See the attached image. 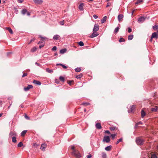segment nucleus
Wrapping results in <instances>:
<instances>
[{
    "label": "nucleus",
    "instance_id": "f257e3e1",
    "mask_svg": "<svg viewBox=\"0 0 158 158\" xmlns=\"http://www.w3.org/2000/svg\"><path fill=\"white\" fill-rule=\"evenodd\" d=\"M144 140L143 139L140 137H138L136 138V142L138 145H143Z\"/></svg>",
    "mask_w": 158,
    "mask_h": 158
},
{
    "label": "nucleus",
    "instance_id": "f03ea898",
    "mask_svg": "<svg viewBox=\"0 0 158 158\" xmlns=\"http://www.w3.org/2000/svg\"><path fill=\"white\" fill-rule=\"evenodd\" d=\"M72 154L77 158H80L81 157L80 154L78 151L74 150L72 152Z\"/></svg>",
    "mask_w": 158,
    "mask_h": 158
},
{
    "label": "nucleus",
    "instance_id": "7ed1b4c3",
    "mask_svg": "<svg viewBox=\"0 0 158 158\" xmlns=\"http://www.w3.org/2000/svg\"><path fill=\"white\" fill-rule=\"evenodd\" d=\"M110 141V139L108 136H105L104 137L103 142H106L107 143H109Z\"/></svg>",
    "mask_w": 158,
    "mask_h": 158
},
{
    "label": "nucleus",
    "instance_id": "20e7f679",
    "mask_svg": "<svg viewBox=\"0 0 158 158\" xmlns=\"http://www.w3.org/2000/svg\"><path fill=\"white\" fill-rule=\"evenodd\" d=\"M152 38H155L157 39L158 38V32H154L152 33Z\"/></svg>",
    "mask_w": 158,
    "mask_h": 158
},
{
    "label": "nucleus",
    "instance_id": "39448f33",
    "mask_svg": "<svg viewBox=\"0 0 158 158\" xmlns=\"http://www.w3.org/2000/svg\"><path fill=\"white\" fill-rule=\"evenodd\" d=\"M145 19V18L143 17H141L138 19V22L139 23H142L144 21Z\"/></svg>",
    "mask_w": 158,
    "mask_h": 158
},
{
    "label": "nucleus",
    "instance_id": "423d86ee",
    "mask_svg": "<svg viewBox=\"0 0 158 158\" xmlns=\"http://www.w3.org/2000/svg\"><path fill=\"white\" fill-rule=\"evenodd\" d=\"M47 147V145L45 143H42L41 144L40 147V149L43 151H44Z\"/></svg>",
    "mask_w": 158,
    "mask_h": 158
},
{
    "label": "nucleus",
    "instance_id": "0eeeda50",
    "mask_svg": "<svg viewBox=\"0 0 158 158\" xmlns=\"http://www.w3.org/2000/svg\"><path fill=\"white\" fill-rule=\"evenodd\" d=\"M33 88V86L31 85H29L27 87H25L24 88V91H27L29 90L30 89H32Z\"/></svg>",
    "mask_w": 158,
    "mask_h": 158
},
{
    "label": "nucleus",
    "instance_id": "6e6552de",
    "mask_svg": "<svg viewBox=\"0 0 158 158\" xmlns=\"http://www.w3.org/2000/svg\"><path fill=\"white\" fill-rule=\"evenodd\" d=\"M99 29V27L98 25L95 24L93 29V32H96L98 31Z\"/></svg>",
    "mask_w": 158,
    "mask_h": 158
},
{
    "label": "nucleus",
    "instance_id": "1a4fd4ad",
    "mask_svg": "<svg viewBox=\"0 0 158 158\" xmlns=\"http://www.w3.org/2000/svg\"><path fill=\"white\" fill-rule=\"evenodd\" d=\"M84 6V4L83 3H81L79 6L78 8L81 11L83 10V6Z\"/></svg>",
    "mask_w": 158,
    "mask_h": 158
},
{
    "label": "nucleus",
    "instance_id": "9d476101",
    "mask_svg": "<svg viewBox=\"0 0 158 158\" xmlns=\"http://www.w3.org/2000/svg\"><path fill=\"white\" fill-rule=\"evenodd\" d=\"M99 35V34L98 33L95 32H94L90 36L91 38H94L96 37Z\"/></svg>",
    "mask_w": 158,
    "mask_h": 158
},
{
    "label": "nucleus",
    "instance_id": "9b49d317",
    "mask_svg": "<svg viewBox=\"0 0 158 158\" xmlns=\"http://www.w3.org/2000/svg\"><path fill=\"white\" fill-rule=\"evenodd\" d=\"M34 2L36 4H40L43 2L42 0H33Z\"/></svg>",
    "mask_w": 158,
    "mask_h": 158
},
{
    "label": "nucleus",
    "instance_id": "f8f14e48",
    "mask_svg": "<svg viewBox=\"0 0 158 158\" xmlns=\"http://www.w3.org/2000/svg\"><path fill=\"white\" fill-rule=\"evenodd\" d=\"M123 16L122 14H119L118 17V20L119 22H120L122 19L123 18Z\"/></svg>",
    "mask_w": 158,
    "mask_h": 158
},
{
    "label": "nucleus",
    "instance_id": "ddd939ff",
    "mask_svg": "<svg viewBox=\"0 0 158 158\" xmlns=\"http://www.w3.org/2000/svg\"><path fill=\"white\" fill-rule=\"evenodd\" d=\"M60 37L59 35H56L54 36L53 38L54 40H57L59 39Z\"/></svg>",
    "mask_w": 158,
    "mask_h": 158
},
{
    "label": "nucleus",
    "instance_id": "4468645a",
    "mask_svg": "<svg viewBox=\"0 0 158 158\" xmlns=\"http://www.w3.org/2000/svg\"><path fill=\"white\" fill-rule=\"evenodd\" d=\"M95 126L96 128L98 129H100L102 128L101 125L99 123H97L96 124Z\"/></svg>",
    "mask_w": 158,
    "mask_h": 158
},
{
    "label": "nucleus",
    "instance_id": "2eb2a0df",
    "mask_svg": "<svg viewBox=\"0 0 158 158\" xmlns=\"http://www.w3.org/2000/svg\"><path fill=\"white\" fill-rule=\"evenodd\" d=\"M33 82L37 85H41V83L40 81L37 80H34L33 81Z\"/></svg>",
    "mask_w": 158,
    "mask_h": 158
},
{
    "label": "nucleus",
    "instance_id": "dca6fc26",
    "mask_svg": "<svg viewBox=\"0 0 158 158\" xmlns=\"http://www.w3.org/2000/svg\"><path fill=\"white\" fill-rule=\"evenodd\" d=\"M112 146L111 145L108 146L106 147L105 148V149L107 151H110L111 150Z\"/></svg>",
    "mask_w": 158,
    "mask_h": 158
},
{
    "label": "nucleus",
    "instance_id": "f3484780",
    "mask_svg": "<svg viewBox=\"0 0 158 158\" xmlns=\"http://www.w3.org/2000/svg\"><path fill=\"white\" fill-rule=\"evenodd\" d=\"M107 17L106 16H104L101 20V22L102 23H104L106 21Z\"/></svg>",
    "mask_w": 158,
    "mask_h": 158
},
{
    "label": "nucleus",
    "instance_id": "a211bd4d",
    "mask_svg": "<svg viewBox=\"0 0 158 158\" xmlns=\"http://www.w3.org/2000/svg\"><path fill=\"white\" fill-rule=\"evenodd\" d=\"M16 134L15 132L13 131H11L9 133V135L10 137L12 136H16Z\"/></svg>",
    "mask_w": 158,
    "mask_h": 158
},
{
    "label": "nucleus",
    "instance_id": "6ab92c4d",
    "mask_svg": "<svg viewBox=\"0 0 158 158\" xmlns=\"http://www.w3.org/2000/svg\"><path fill=\"white\" fill-rule=\"evenodd\" d=\"M151 110L152 111L156 112L158 111V107L156 106L154 108H152Z\"/></svg>",
    "mask_w": 158,
    "mask_h": 158
},
{
    "label": "nucleus",
    "instance_id": "aec40b11",
    "mask_svg": "<svg viewBox=\"0 0 158 158\" xmlns=\"http://www.w3.org/2000/svg\"><path fill=\"white\" fill-rule=\"evenodd\" d=\"M66 51V49H63L60 50V53L61 54H63L65 53Z\"/></svg>",
    "mask_w": 158,
    "mask_h": 158
},
{
    "label": "nucleus",
    "instance_id": "412c9836",
    "mask_svg": "<svg viewBox=\"0 0 158 158\" xmlns=\"http://www.w3.org/2000/svg\"><path fill=\"white\" fill-rule=\"evenodd\" d=\"M143 0H137V2H136L135 4V5H137L138 4H140L142 2Z\"/></svg>",
    "mask_w": 158,
    "mask_h": 158
},
{
    "label": "nucleus",
    "instance_id": "4be33fe9",
    "mask_svg": "<svg viewBox=\"0 0 158 158\" xmlns=\"http://www.w3.org/2000/svg\"><path fill=\"white\" fill-rule=\"evenodd\" d=\"M145 115V113L144 111L142 110L141 111V115L142 118H143Z\"/></svg>",
    "mask_w": 158,
    "mask_h": 158
},
{
    "label": "nucleus",
    "instance_id": "5701e85b",
    "mask_svg": "<svg viewBox=\"0 0 158 158\" xmlns=\"http://www.w3.org/2000/svg\"><path fill=\"white\" fill-rule=\"evenodd\" d=\"M6 29L10 34H12L13 33V31L10 27H7Z\"/></svg>",
    "mask_w": 158,
    "mask_h": 158
},
{
    "label": "nucleus",
    "instance_id": "b1692460",
    "mask_svg": "<svg viewBox=\"0 0 158 158\" xmlns=\"http://www.w3.org/2000/svg\"><path fill=\"white\" fill-rule=\"evenodd\" d=\"M27 132V130H24L21 133V136H24L26 134Z\"/></svg>",
    "mask_w": 158,
    "mask_h": 158
},
{
    "label": "nucleus",
    "instance_id": "393cba45",
    "mask_svg": "<svg viewBox=\"0 0 158 158\" xmlns=\"http://www.w3.org/2000/svg\"><path fill=\"white\" fill-rule=\"evenodd\" d=\"M133 38V35H130L128 36V40H129L132 39Z\"/></svg>",
    "mask_w": 158,
    "mask_h": 158
},
{
    "label": "nucleus",
    "instance_id": "a878e982",
    "mask_svg": "<svg viewBox=\"0 0 158 158\" xmlns=\"http://www.w3.org/2000/svg\"><path fill=\"white\" fill-rule=\"evenodd\" d=\"M102 158H106L107 156L105 152H102Z\"/></svg>",
    "mask_w": 158,
    "mask_h": 158
},
{
    "label": "nucleus",
    "instance_id": "bb28decb",
    "mask_svg": "<svg viewBox=\"0 0 158 158\" xmlns=\"http://www.w3.org/2000/svg\"><path fill=\"white\" fill-rule=\"evenodd\" d=\"M27 10L25 9H23L21 11L22 14L23 15H25L27 12Z\"/></svg>",
    "mask_w": 158,
    "mask_h": 158
},
{
    "label": "nucleus",
    "instance_id": "cd10ccee",
    "mask_svg": "<svg viewBox=\"0 0 158 158\" xmlns=\"http://www.w3.org/2000/svg\"><path fill=\"white\" fill-rule=\"evenodd\" d=\"M46 72L49 73H52L53 72L52 70L49 69L48 68H47L46 69Z\"/></svg>",
    "mask_w": 158,
    "mask_h": 158
},
{
    "label": "nucleus",
    "instance_id": "c85d7f7f",
    "mask_svg": "<svg viewBox=\"0 0 158 158\" xmlns=\"http://www.w3.org/2000/svg\"><path fill=\"white\" fill-rule=\"evenodd\" d=\"M135 106L134 105L131 106V112H132V111L135 109Z\"/></svg>",
    "mask_w": 158,
    "mask_h": 158
},
{
    "label": "nucleus",
    "instance_id": "c756f323",
    "mask_svg": "<svg viewBox=\"0 0 158 158\" xmlns=\"http://www.w3.org/2000/svg\"><path fill=\"white\" fill-rule=\"evenodd\" d=\"M12 141L14 143H16L17 141L16 140V137H15V136H13L12 137Z\"/></svg>",
    "mask_w": 158,
    "mask_h": 158
},
{
    "label": "nucleus",
    "instance_id": "7c9ffc66",
    "mask_svg": "<svg viewBox=\"0 0 158 158\" xmlns=\"http://www.w3.org/2000/svg\"><path fill=\"white\" fill-rule=\"evenodd\" d=\"M81 70V69L80 68H77L75 69V71L77 72H80Z\"/></svg>",
    "mask_w": 158,
    "mask_h": 158
},
{
    "label": "nucleus",
    "instance_id": "2f4dec72",
    "mask_svg": "<svg viewBox=\"0 0 158 158\" xmlns=\"http://www.w3.org/2000/svg\"><path fill=\"white\" fill-rule=\"evenodd\" d=\"M39 37H40V38H41V39L42 41H43L44 40H46V39H47V38L46 37H43L41 35H40Z\"/></svg>",
    "mask_w": 158,
    "mask_h": 158
},
{
    "label": "nucleus",
    "instance_id": "473e14b6",
    "mask_svg": "<svg viewBox=\"0 0 158 158\" xmlns=\"http://www.w3.org/2000/svg\"><path fill=\"white\" fill-rule=\"evenodd\" d=\"M59 79L62 82H64V77L62 76H60L59 77Z\"/></svg>",
    "mask_w": 158,
    "mask_h": 158
},
{
    "label": "nucleus",
    "instance_id": "72a5a7b5",
    "mask_svg": "<svg viewBox=\"0 0 158 158\" xmlns=\"http://www.w3.org/2000/svg\"><path fill=\"white\" fill-rule=\"evenodd\" d=\"M83 76V75L81 74H80V75L76 76L75 77L77 78H80L81 77Z\"/></svg>",
    "mask_w": 158,
    "mask_h": 158
},
{
    "label": "nucleus",
    "instance_id": "f704fd0d",
    "mask_svg": "<svg viewBox=\"0 0 158 158\" xmlns=\"http://www.w3.org/2000/svg\"><path fill=\"white\" fill-rule=\"evenodd\" d=\"M23 144L22 142H19L18 144V147H21L23 145Z\"/></svg>",
    "mask_w": 158,
    "mask_h": 158
},
{
    "label": "nucleus",
    "instance_id": "c9c22d12",
    "mask_svg": "<svg viewBox=\"0 0 158 158\" xmlns=\"http://www.w3.org/2000/svg\"><path fill=\"white\" fill-rule=\"evenodd\" d=\"M119 41L120 42H124L125 41V40L123 38H120Z\"/></svg>",
    "mask_w": 158,
    "mask_h": 158
},
{
    "label": "nucleus",
    "instance_id": "e433bc0d",
    "mask_svg": "<svg viewBox=\"0 0 158 158\" xmlns=\"http://www.w3.org/2000/svg\"><path fill=\"white\" fill-rule=\"evenodd\" d=\"M36 50V48L34 47L31 49V52H34Z\"/></svg>",
    "mask_w": 158,
    "mask_h": 158
},
{
    "label": "nucleus",
    "instance_id": "4c0bfd02",
    "mask_svg": "<svg viewBox=\"0 0 158 158\" xmlns=\"http://www.w3.org/2000/svg\"><path fill=\"white\" fill-rule=\"evenodd\" d=\"M122 140V138H121L120 139H119L118 140L116 143V144H118L119 142H121Z\"/></svg>",
    "mask_w": 158,
    "mask_h": 158
},
{
    "label": "nucleus",
    "instance_id": "58836bf2",
    "mask_svg": "<svg viewBox=\"0 0 158 158\" xmlns=\"http://www.w3.org/2000/svg\"><path fill=\"white\" fill-rule=\"evenodd\" d=\"M119 30V28L118 27L116 28L114 30V33H117Z\"/></svg>",
    "mask_w": 158,
    "mask_h": 158
},
{
    "label": "nucleus",
    "instance_id": "ea45409f",
    "mask_svg": "<svg viewBox=\"0 0 158 158\" xmlns=\"http://www.w3.org/2000/svg\"><path fill=\"white\" fill-rule=\"evenodd\" d=\"M153 29H158V26L157 25L153 26L152 27Z\"/></svg>",
    "mask_w": 158,
    "mask_h": 158
},
{
    "label": "nucleus",
    "instance_id": "a19ab883",
    "mask_svg": "<svg viewBox=\"0 0 158 158\" xmlns=\"http://www.w3.org/2000/svg\"><path fill=\"white\" fill-rule=\"evenodd\" d=\"M142 124V123L141 122V121L139 122L136 123V124H135V127H137V126L138 125H139V124Z\"/></svg>",
    "mask_w": 158,
    "mask_h": 158
},
{
    "label": "nucleus",
    "instance_id": "79ce46f5",
    "mask_svg": "<svg viewBox=\"0 0 158 158\" xmlns=\"http://www.w3.org/2000/svg\"><path fill=\"white\" fill-rule=\"evenodd\" d=\"M79 44L81 46H82L84 45V44L82 41H80L79 43Z\"/></svg>",
    "mask_w": 158,
    "mask_h": 158
},
{
    "label": "nucleus",
    "instance_id": "37998d69",
    "mask_svg": "<svg viewBox=\"0 0 158 158\" xmlns=\"http://www.w3.org/2000/svg\"><path fill=\"white\" fill-rule=\"evenodd\" d=\"M116 136L115 134H111V137L113 139H114Z\"/></svg>",
    "mask_w": 158,
    "mask_h": 158
},
{
    "label": "nucleus",
    "instance_id": "c03bdc74",
    "mask_svg": "<svg viewBox=\"0 0 158 158\" xmlns=\"http://www.w3.org/2000/svg\"><path fill=\"white\" fill-rule=\"evenodd\" d=\"M151 158H157V156L156 154H154L152 155Z\"/></svg>",
    "mask_w": 158,
    "mask_h": 158
},
{
    "label": "nucleus",
    "instance_id": "a18cd8bd",
    "mask_svg": "<svg viewBox=\"0 0 158 158\" xmlns=\"http://www.w3.org/2000/svg\"><path fill=\"white\" fill-rule=\"evenodd\" d=\"M115 128L116 127H110V129L111 131H114L115 130Z\"/></svg>",
    "mask_w": 158,
    "mask_h": 158
},
{
    "label": "nucleus",
    "instance_id": "49530a36",
    "mask_svg": "<svg viewBox=\"0 0 158 158\" xmlns=\"http://www.w3.org/2000/svg\"><path fill=\"white\" fill-rule=\"evenodd\" d=\"M82 104L84 106H87L88 105H89V103L88 102H84Z\"/></svg>",
    "mask_w": 158,
    "mask_h": 158
},
{
    "label": "nucleus",
    "instance_id": "de8ad7c7",
    "mask_svg": "<svg viewBox=\"0 0 158 158\" xmlns=\"http://www.w3.org/2000/svg\"><path fill=\"white\" fill-rule=\"evenodd\" d=\"M57 49L56 46H54L52 49V50L53 51H56Z\"/></svg>",
    "mask_w": 158,
    "mask_h": 158
},
{
    "label": "nucleus",
    "instance_id": "09e8293b",
    "mask_svg": "<svg viewBox=\"0 0 158 158\" xmlns=\"http://www.w3.org/2000/svg\"><path fill=\"white\" fill-rule=\"evenodd\" d=\"M128 31L129 33H131L132 31V29L130 27L128 28Z\"/></svg>",
    "mask_w": 158,
    "mask_h": 158
},
{
    "label": "nucleus",
    "instance_id": "8fccbe9b",
    "mask_svg": "<svg viewBox=\"0 0 158 158\" xmlns=\"http://www.w3.org/2000/svg\"><path fill=\"white\" fill-rule=\"evenodd\" d=\"M92 157V155L90 154H89V155L87 156V158H90Z\"/></svg>",
    "mask_w": 158,
    "mask_h": 158
},
{
    "label": "nucleus",
    "instance_id": "3c124183",
    "mask_svg": "<svg viewBox=\"0 0 158 158\" xmlns=\"http://www.w3.org/2000/svg\"><path fill=\"white\" fill-rule=\"evenodd\" d=\"M93 17L94 19H96L98 18V16L96 15H93Z\"/></svg>",
    "mask_w": 158,
    "mask_h": 158
},
{
    "label": "nucleus",
    "instance_id": "603ef678",
    "mask_svg": "<svg viewBox=\"0 0 158 158\" xmlns=\"http://www.w3.org/2000/svg\"><path fill=\"white\" fill-rule=\"evenodd\" d=\"M110 5H111V3L110 2H108L107 4L106 7H109L110 6Z\"/></svg>",
    "mask_w": 158,
    "mask_h": 158
},
{
    "label": "nucleus",
    "instance_id": "864d4df0",
    "mask_svg": "<svg viewBox=\"0 0 158 158\" xmlns=\"http://www.w3.org/2000/svg\"><path fill=\"white\" fill-rule=\"evenodd\" d=\"M27 75V73H24L22 77H24L25 76H26Z\"/></svg>",
    "mask_w": 158,
    "mask_h": 158
},
{
    "label": "nucleus",
    "instance_id": "5fc2aeb1",
    "mask_svg": "<svg viewBox=\"0 0 158 158\" xmlns=\"http://www.w3.org/2000/svg\"><path fill=\"white\" fill-rule=\"evenodd\" d=\"M62 66L63 67V68L64 69H67V67L65 65H64V64H62Z\"/></svg>",
    "mask_w": 158,
    "mask_h": 158
},
{
    "label": "nucleus",
    "instance_id": "6e6d98bb",
    "mask_svg": "<svg viewBox=\"0 0 158 158\" xmlns=\"http://www.w3.org/2000/svg\"><path fill=\"white\" fill-rule=\"evenodd\" d=\"M105 132L106 133H107L108 134H110V131H108V130H106V131H105Z\"/></svg>",
    "mask_w": 158,
    "mask_h": 158
},
{
    "label": "nucleus",
    "instance_id": "4d7b16f0",
    "mask_svg": "<svg viewBox=\"0 0 158 158\" xmlns=\"http://www.w3.org/2000/svg\"><path fill=\"white\" fill-rule=\"evenodd\" d=\"M35 64H36V65H37L38 66H41V64H39L37 62H35Z\"/></svg>",
    "mask_w": 158,
    "mask_h": 158
},
{
    "label": "nucleus",
    "instance_id": "13d9d810",
    "mask_svg": "<svg viewBox=\"0 0 158 158\" xmlns=\"http://www.w3.org/2000/svg\"><path fill=\"white\" fill-rule=\"evenodd\" d=\"M25 117L27 119H29V117H28L27 115H25Z\"/></svg>",
    "mask_w": 158,
    "mask_h": 158
},
{
    "label": "nucleus",
    "instance_id": "bf43d9fd",
    "mask_svg": "<svg viewBox=\"0 0 158 158\" xmlns=\"http://www.w3.org/2000/svg\"><path fill=\"white\" fill-rule=\"evenodd\" d=\"M60 25H63L64 24L63 21H60Z\"/></svg>",
    "mask_w": 158,
    "mask_h": 158
},
{
    "label": "nucleus",
    "instance_id": "052dcab7",
    "mask_svg": "<svg viewBox=\"0 0 158 158\" xmlns=\"http://www.w3.org/2000/svg\"><path fill=\"white\" fill-rule=\"evenodd\" d=\"M71 148V149L73 150V151H74V150H76L74 149V146H72Z\"/></svg>",
    "mask_w": 158,
    "mask_h": 158
},
{
    "label": "nucleus",
    "instance_id": "680f3d73",
    "mask_svg": "<svg viewBox=\"0 0 158 158\" xmlns=\"http://www.w3.org/2000/svg\"><path fill=\"white\" fill-rule=\"evenodd\" d=\"M44 46V44H43L42 45H40L39 46V48H41L42 47H43Z\"/></svg>",
    "mask_w": 158,
    "mask_h": 158
},
{
    "label": "nucleus",
    "instance_id": "e2e57ef3",
    "mask_svg": "<svg viewBox=\"0 0 158 158\" xmlns=\"http://www.w3.org/2000/svg\"><path fill=\"white\" fill-rule=\"evenodd\" d=\"M18 2L19 3H21L23 2V0H18Z\"/></svg>",
    "mask_w": 158,
    "mask_h": 158
},
{
    "label": "nucleus",
    "instance_id": "0e129e2a",
    "mask_svg": "<svg viewBox=\"0 0 158 158\" xmlns=\"http://www.w3.org/2000/svg\"><path fill=\"white\" fill-rule=\"evenodd\" d=\"M72 81H69L68 83V84L69 85H71V83H72Z\"/></svg>",
    "mask_w": 158,
    "mask_h": 158
},
{
    "label": "nucleus",
    "instance_id": "69168bd1",
    "mask_svg": "<svg viewBox=\"0 0 158 158\" xmlns=\"http://www.w3.org/2000/svg\"><path fill=\"white\" fill-rule=\"evenodd\" d=\"M62 64H56V65H61V66H62Z\"/></svg>",
    "mask_w": 158,
    "mask_h": 158
},
{
    "label": "nucleus",
    "instance_id": "338daca9",
    "mask_svg": "<svg viewBox=\"0 0 158 158\" xmlns=\"http://www.w3.org/2000/svg\"><path fill=\"white\" fill-rule=\"evenodd\" d=\"M27 15L28 16H30V13L29 12H28L27 13Z\"/></svg>",
    "mask_w": 158,
    "mask_h": 158
},
{
    "label": "nucleus",
    "instance_id": "774afa93",
    "mask_svg": "<svg viewBox=\"0 0 158 158\" xmlns=\"http://www.w3.org/2000/svg\"><path fill=\"white\" fill-rule=\"evenodd\" d=\"M11 53L10 52H8L7 53V56H8Z\"/></svg>",
    "mask_w": 158,
    "mask_h": 158
}]
</instances>
